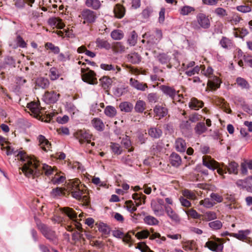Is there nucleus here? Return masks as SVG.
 Masks as SVG:
<instances>
[{
	"label": "nucleus",
	"mask_w": 252,
	"mask_h": 252,
	"mask_svg": "<svg viewBox=\"0 0 252 252\" xmlns=\"http://www.w3.org/2000/svg\"><path fill=\"white\" fill-rule=\"evenodd\" d=\"M6 154L8 156L13 155L14 157L16 158L15 159L20 160L22 162V167H20L19 169L21 170L22 172L26 176H31L32 175V172L31 169H29L30 164L32 163L31 160L32 157L29 156L24 151H15L13 149L11 148L9 146L6 147Z\"/></svg>",
	"instance_id": "obj_1"
},
{
	"label": "nucleus",
	"mask_w": 252,
	"mask_h": 252,
	"mask_svg": "<svg viewBox=\"0 0 252 252\" xmlns=\"http://www.w3.org/2000/svg\"><path fill=\"white\" fill-rule=\"evenodd\" d=\"M80 182L78 179L71 180L68 184V192L72 197L83 202L86 205L90 203L89 198L87 194H85L86 190L80 186Z\"/></svg>",
	"instance_id": "obj_2"
},
{
	"label": "nucleus",
	"mask_w": 252,
	"mask_h": 252,
	"mask_svg": "<svg viewBox=\"0 0 252 252\" xmlns=\"http://www.w3.org/2000/svg\"><path fill=\"white\" fill-rule=\"evenodd\" d=\"M31 160H32L31 164L32 166H29V169H31V171L32 172V175L31 176H26L27 177L34 178L39 176L43 172L46 176H49L53 173L55 170L54 168H52L47 164H40L39 161L34 157H32Z\"/></svg>",
	"instance_id": "obj_3"
},
{
	"label": "nucleus",
	"mask_w": 252,
	"mask_h": 252,
	"mask_svg": "<svg viewBox=\"0 0 252 252\" xmlns=\"http://www.w3.org/2000/svg\"><path fill=\"white\" fill-rule=\"evenodd\" d=\"M196 20L191 23V27L194 30H199L200 28L207 29L210 27V20L208 16L203 13L197 14Z\"/></svg>",
	"instance_id": "obj_4"
},
{
	"label": "nucleus",
	"mask_w": 252,
	"mask_h": 252,
	"mask_svg": "<svg viewBox=\"0 0 252 252\" xmlns=\"http://www.w3.org/2000/svg\"><path fill=\"white\" fill-rule=\"evenodd\" d=\"M37 225L38 229L47 239L53 244H57L58 238L55 231L41 223L37 224Z\"/></svg>",
	"instance_id": "obj_5"
},
{
	"label": "nucleus",
	"mask_w": 252,
	"mask_h": 252,
	"mask_svg": "<svg viewBox=\"0 0 252 252\" xmlns=\"http://www.w3.org/2000/svg\"><path fill=\"white\" fill-rule=\"evenodd\" d=\"M81 71L82 78L84 82L92 85L97 83V79L95 77L96 74L94 71L90 70L88 67L86 68L82 67Z\"/></svg>",
	"instance_id": "obj_6"
},
{
	"label": "nucleus",
	"mask_w": 252,
	"mask_h": 252,
	"mask_svg": "<svg viewBox=\"0 0 252 252\" xmlns=\"http://www.w3.org/2000/svg\"><path fill=\"white\" fill-rule=\"evenodd\" d=\"M203 164L210 169H217V172L219 174H222L224 172L220 164L209 156L203 157Z\"/></svg>",
	"instance_id": "obj_7"
},
{
	"label": "nucleus",
	"mask_w": 252,
	"mask_h": 252,
	"mask_svg": "<svg viewBox=\"0 0 252 252\" xmlns=\"http://www.w3.org/2000/svg\"><path fill=\"white\" fill-rule=\"evenodd\" d=\"M164 204V201L161 198H157L151 201V208L156 216H161L164 215V208L163 207Z\"/></svg>",
	"instance_id": "obj_8"
},
{
	"label": "nucleus",
	"mask_w": 252,
	"mask_h": 252,
	"mask_svg": "<svg viewBox=\"0 0 252 252\" xmlns=\"http://www.w3.org/2000/svg\"><path fill=\"white\" fill-rule=\"evenodd\" d=\"M214 239L208 241L205 244V247L214 252L221 251L223 248L222 239L216 237H214Z\"/></svg>",
	"instance_id": "obj_9"
},
{
	"label": "nucleus",
	"mask_w": 252,
	"mask_h": 252,
	"mask_svg": "<svg viewBox=\"0 0 252 252\" xmlns=\"http://www.w3.org/2000/svg\"><path fill=\"white\" fill-rule=\"evenodd\" d=\"M79 17L84 19L83 24L94 23L97 17L95 12L87 9L83 10Z\"/></svg>",
	"instance_id": "obj_10"
},
{
	"label": "nucleus",
	"mask_w": 252,
	"mask_h": 252,
	"mask_svg": "<svg viewBox=\"0 0 252 252\" xmlns=\"http://www.w3.org/2000/svg\"><path fill=\"white\" fill-rule=\"evenodd\" d=\"M75 136L81 144L85 142L89 143L91 142L92 134L86 130H79L76 132Z\"/></svg>",
	"instance_id": "obj_11"
},
{
	"label": "nucleus",
	"mask_w": 252,
	"mask_h": 252,
	"mask_svg": "<svg viewBox=\"0 0 252 252\" xmlns=\"http://www.w3.org/2000/svg\"><path fill=\"white\" fill-rule=\"evenodd\" d=\"M221 167L223 168V170L224 171L222 174H220L221 176H223V174L226 173V170L228 171L229 174H238V164L234 161H231L229 163L228 166L224 165L223 163H222Z\"/></svg>",
	"instance_id": "obj_12"
},
{
	"label": "nucleus",
	"mask_w": 252,
	"mask_h": 252,
	"mask_svg": "<svg viewBox=\"0 0 252 252\" xmlns=\"http://www.w3.org/2000/svg\"><path fill=\"white\" fill-rule=\"evenodd\" d=\"M60 94L54 91L46 92L45 93L44 98L45 101L47 103H55L59 99Z\"/></svg>",
	"instance_id": "obj_13"
},
{
	"label": "nucleus",
	"mask_w": 252,
	"mask_h": 252,
	"mask_svg": "<svg viewBox=\"0 0 252 252\" xmlns=\"http://www.w3.org/2000/svg\"><path fill=\"white\" fill-rule=\"evenodd\" d=\"M159 88L165 94L168 95L172 98L174 101L176 99L175 97L176 95V91L173 88L165 85H161L159 87Z\"/></svg>",
	"instance_id": "obj_14"
},
{
	"label": "nucleus",
	"mask_w": 252,
	"mask_h": 252,
	"mask_svg": "<svg viewBox=\"0 0 252 252\" xmlns=\"http://www.w3.org/2000/svg\"><path fill=\"white\" fill-rule=\"evenodd\" d=\"M164 210L167 215L172 221L175 222H179L180 221L178 215L170 206H165Z\"/></svg>",
	"instance_id": "obj_15"
},
{
	"label": "nucleus",
	"mask_w": 252,
	"mask_h": 252,
	"mask_svg": "<svg viewBox=\"0 0 252 252\" xmlns=\"http://www.w3.org/2000/svg\"><path fill=\"white\" fill-rule=\"evenodd\" d=\"M175 148L179 152H185L187 149V144L185 140L181 138H177L175 141Z\"/></svg>",
	"instance_id": "obj_16"
},
{
	"label": "nucleus",
	"mask_w": 252,
	"mask_h": 252,
	"mask_svg": "<svg viewBox=\"0 0 252 252\" xmlns=\"http://www.w3.org/2000/svg\"><path fill=\"white\" fill-rule=\"evenodd\" d=\"M129 84L134 88L136 90L144 91L146 89L148 88L147 84L141 83L138 80L133 78H131L129 80Z\"/></svg>",
	"instance_id": "obj_17"
},
{
	"label": "nucleus",
	"mask_w": 252,
	"mask_h": 252,
	"mask_svg": "<svg viewBox=\"0 0 252 252\" xmlns=\"http://www.w3.org/2000/svg\"><path fill=\"white\" fill-rule=\"evenodd\" d=\"M27 107L30 109L32 113L39 115L42 114L41 112L42 108L40 106L38 102H31L27 104Z\"/></svg>",
	"instance_id": "obj_18"
},
{
	"label": "nucleus",
	"mask_w": 252,
	"mask_h": 252,
	"mask_svg": "<svg viewBox=\"0 0 252 252\" xmlns=\"http://www.w3.org/2000/svg\"><path fill=\"white\" fill-rule=\"evenodd\" d=\"M39 145L41 149L47 152L50 150L51 144L43 135H39L38 137Z\"/></svg>",
	"instance_id": "obj_19"
},
{
	"label": "nucleus",
	"mask_w": 252,
	"mask_h": 252,
	"mask_svg": "<svg viewBox=\"0 0 252 252\" xmlns=\"http://www.w3.org/2000/svg\"><path fill=\"white\" fill-rule=\"evenodd\" d=\"M48 23L51 26H55L59 29H62L65 26L62 20L57 17H52L49 19Z\"/></svg>",
	"instance_id": "obj_20"
},
{
	"label": "nucleus",
	"mask_w": 252,
	"mask_h": 252,
	"mask_svg": "<svg viewBox=\"0 0 252 252\" xmlns=\"http://www.w3.org/2000/svg\"><path fill=\"white\" fill-rule=\"evenodd\" d=\"M49 86V81L47 78L40 77L36 81L35 88L45 89Z\"/></svg>",
	"instance_id": "obj_21"
},
{
	"label": "nucleus",
	"mask_w": 252,
	"mask_h": 252,
	"mask_svg": "<svg viewBox=\"0 0 252 252\" xmlns=\"http://www.w3.org/2000/svg\"><path fill=\"white\" fill-rule=\"evenodd\" d=\"M126 12L125 8L120 4H116L114 8V13L116 17L121 19L123 18Z\"/></svg>",
	"instance_id": "obj_22"
},
{
	"label": "nucleus",
	"mask_w": 252,
	"mask_h": 252,
	"mask_svg": "<svg viewBox=\"0 0 252 252\" xmlns=\"http://www.w3.org/2000/svg\"><path fill=\"white\" fill-rule=\"evenodd\" d=\"M250 231L249 230H240L237 233H231L230 236H232L237 239L244 241L248 238V235L250 234Z\"/></svg>",
	"instance_id": "obj_23"
},
{
	"label": "nucleus",
	"mask_w": 252,
	"mask_h": 252,
	"mask_svg": "<svg viewBox=\"0 0 252 252\" xmlns=\"http://www.w3.org/2000/svg\"><path fill=\"white\" fill-rule=\"evenodd\" d=\"M170 163L175 167H178L182 163L180 156L175 153H173L170 156Z\"/></svg>",
	"instance_id": "obj_24"
},
{
	"label": "nucleus",
	"mask_w": 252,
	"mask_h": 252,
	"mask_svg": "<svg viewBox=\"0 0 252 252\" xmlns=\"http://www.w3.org/2000/svg\"><path fill=\"white\" fill-rule=\"evenodd\" d=\"M217 218V214L213 211H207L201 215V220L209 221L216 220Z\"/></svg>",
	"instance_id": "obj_25"
},
{
	"label": "nucleus",
	"mask_w": 252,
	"mask_h": 252,
	"mask_svg": "<svg viewBox=\"0 0 252 252\" xmlns=\"http://www.w3.org/2000/svg\"><path fill=\"white\" fill-rule=\"evenodd\" d=\"M60 210L64 213L70 219L74 220L77 218V214L72 209L68 207L61 208Z\"/></svg>",
	"instance_id": "obj_26"
},
{
	"label": "nucleus",
	"mask_w": 252,
	"mask_h": 252,
	"mask_svg": "<svg viewBox=\"0 0 252 252\" xmlns=\"http://www.w3.org/2000/svg\"><path fill=\"white\" fill-rule=\"evenodd\" d=\"M189 107L191 109L198 110L203 106L202 101L198 100L196 98H192L189 103Z\"/></svg>",
	"instance_id": "obj_27"
},
{
	"label": "nucleus",
	"mask_w": 252,
	"mask_h": 252,
	"mask_svg": "<svg viewBox=\"0 0 252 252\" xmlns=\"http://www.w3.org/2000/svg\"><path fill=\"white\" fill-rule=\"evenodd\" d=\"M119 108L121 111L128 113L131 112L133 108V106L131 103L125 101L119 104Z\"/></svg>",
	"instance_id": "obj_28"
},
{
	"label": "nucleus",
	"mask_w": 252,
	"mask_h": 252,
	"mask_svg": "<svg viewBox=\"0 0 252 252\" xmlns=\"http://www.w3.org/2000/svg\"><path fill=\"white\" fill-rule=\"evenodd\" d=\"M154 111L157 116L159 117V118L164 117L167 114V109L165 107L159 105H156Z\"/></svg>",
	"instance_id": "obj_29"
},
{
	"label": "nucleus",
	"mask_w": 252,
	"mask_h": 252,
	"mask_svg": "<svg viewBox=\"0 0 252 252\" xmlns=\"http://www.w3.org/2000/svg\"><path fill=\"white\" fill-rule=\"evenodd\" d=\"M212 80H208L207 86L212 90H216L219 88L220 86V79L216 76H213Z\"/></svg>",
	"instance_id": "obj_30"
},
{
	"label": "nucleus",
	"mask_w": 252,
	"mask_h": 252,
	"mask_svg": "<svg viewBox=\"0 0 252 252\" xmlns=\"http://www.w3.org/2000/svg\"><path fill=\"white\" fill-rule=\"evenodd\" d=\"M132 198L135 200L136 205L139 206L141 205L142 203H145L146 196L142 193L139 194L135 193L132 195Z\"/></svg>",
	"instance_id": "obj_31"
},
{
	"label": "nucleus",
	"mask_w": 252,
	"mask_h": 252,
	"mask_svg": "<svg viewBox=\"0 0 252 252\" xmlns=\"http://www.w3.org/2000/svg\"><path fill=\"white\" fill-rule=\"evenodd\" d=\"M100 67L104 70L116 71V73L121 70L120 67L112 64L101 63Z\"/></svg>",
	"instance_id": "obj_32"
},
{
	"label": "nucleus",
	"mask_w": 252,
	"mask_h": 252,
	"mask_svg": "<svg viewBox=\"0 0 252 252\" xmlns=\"http://www.w3.org/2000/svg\"><path fill=\"white\" fill-rule=\"evenodd\" d=\"M149 135L154 138H159L162 134V131L160 129L156 127H151L148 130Z\"/></svg>",
	"instance_id": "obj_33"
},
{
	"label": "nucleus",
	"mask_w": 252,
	"mask_h": 252,
	"mask_svg": "<svg viewBox=\"0 0 252 252\" xmlns=\"http://www.w3.org/2000/svg\"><path fill=\"white\" fill-rule=\"evenodd\" d=\"M146 102L142 100H138L136 101L134 110L137 113H142L146 109Z\"/></svg>",
	"instance_id": "obj_34"
},
{
	"label": "nucleus",
	"mask_w": 252,
	"mask_h": 252,
	"mask_svg": "<svg viewBox=\"0 0 252 252\" xmlns=\"http://www.w3.org/2000/svg\"><path fill=\"white\" fill-rule=\"evenodd\" d=\"M96 225H97L98 230L101 232L103 235H107L110 233V228L106 224L103 222H99L96 223Z\"/></svg>",
	"instance_id": "obj_35"
},
{
	"label": "nucleus",
	"mask_w": 252,
	"mask_h": 252,
	"mask_svg": "<svg viewBox=\"0 0 252 252\" xmlns=\"http://www.w3.org/2000/svg\"><path fill=\"white\" fill-rule=\"evenodd\" d=\"M195 11V8L192 6L185 5L182 7L180 10V13L183 16L188 15L192 14Z\"/></svg>",
	"instance_id": "obj_36"
},
{
	"label": "nucleus",
	"mask_w": 252,
	"mask_h": 252,
	"mask_svg": "<svg viewBox=\"0 0 252 252\" xmlns=\"http://www.w3.org/2000/svg\"><path fill=\"white\" fill-rule=\"evenodd\" d=\"M94 127L98 131H102L104 127L102 121L98 118H94L92 121Z\"/></svg>",
	"instance_id": "obj_37"
},
{
	"label": "nucleus",
	"mask_w": 252,
	"mask_h": 252,
	"mask_svg": "<svg viewBox=\"0 0 252 252\" xmlns=\"http://www.w3.org/2000/svg\"><path fill=\"white\" fill-rule=\"evenodd\" d=\"M195 132L196 134L200 135L207 130V128L204 123L200 122L197 123L194 128Z\"/></svg>",
	"instance_id": "obj_38"
},
{
	"label": "nucleus",
	"mask_w": 252,
	"mask_h": 252,
	"mask_svg": "<svg viewBox=\"0 0 252 252\" xmlns=\"http://www.w3.org/2000/svg\"><path fill=\"white\" fill-rule=\"evenodd\" d=\"M86 4L88 7L94 9H97L100 6V2L98 0H86Z\"/></svg>",
	"instance_id": "obj_39"
},
{
	"label": "nucleus",
	"mask_w": 252,
	"mask_h": 252,
	"mask_svg": "<svg viewBox=\"0 0 252 252\" xmlns=\"http://www.w3.org/2000/svg\"><path fill=\"white\" fill-rule=\"evenodd\" d=\"M105 114L109 117H114L117 114L115 108L112 106H107L104 110Z\"/></svg>",
	"instance_id": "obj_40"
},
{
	"label": "nucleus",
	"mask_w": 252,
	"mask_h": 252,
	"mask_svg": "<svg viewBox=\"0 0 252 252\" xmlns=\"http://www.w3.org/2000/svg\"><path fill=\"white\" fill-rule=\"evenodd\" d=\"M145 223L150 225H157L159 221L154 217L151 216H147L144 219Z\"/></svg>",
	"instance_id": "obj_41"
},
{
	"label": "nucleus",
	"mask_w": 252,
	"mask_h": 252,
	"mask_svg": "<svg viewBox=\"0 0 252 252\" xmlns=\"http://www.w3.org/2000/svg\"><path fill=\"white\" fill-rule=\"evenodd\" d=\"M201 73L204 76L209 78H211V77H212L213 69H212V67L210 66L208 67L206 69L204 65H201Z\"/></svg>",
	"instance_id": "obj_42"
},
{
	"label": "nucleus",
	"mask_w": 252,
	"mask_h": 252,
	"mask_svg": "<svg viewBox=\"0 0 252 252\" xmlns=\"http://www.w3.org/2000/svg\"><path fill=\"white\" fill-rule=\"evenodd\" d=\"M111 36L114 40H121L124 37V33L121 30H116L111 32Z\"/></svg>",
	"instance_id": "obj_43"
},
{
	"label": "nucleus",
	"mask_w": 252,
	"mask_h": 252,
	"mask_svg": "<svg viewBox=\"0 0 252 252\" xmlns=\"http://www.w3.org/2000/svg\"><path fill=\"white\" fill-rule=\"evenodd\" d=\"M96 43L97 46L100 48L109 49L111 48V45L106 40L98 38L96 39Z\"/></svg>",
	"instance_id": "obj_44"
},
{
	"label": "nucleus",
	"mask_w": 252,
	"mask_h": 252,
	"mask_svg": "<svg viewBox=\"0 0 252 252\" xmlns=\"http://www.w3.org/2000/svg\"><path fill=\"white\" fill-rule=\"evenodd\" d=\"M51 194L54 197H58L64 195L65 192L62 188H56L52 189Z\"/></svg>",
	"instance_id": "obj_45"
},
{
	"label": "nucleus",
	"mask_w": 252,
	"mask_h": 252,
	"mask_svg": "<svg viewBox=\"0 0 252 252\" xmlns=\"http://www.w3.org/2000/svg\"><path fill=\"white\" fill-rule=\"evenodd\" d=\"M157 59L162 64H165L170 61V58L167 54L162 53L157 56Z\"/></svg>",
	"instance_id": "obj_46"
},
{
	"label": "nucleus",
	"mask_w": 252,
	"mask_h": 252,
	"mask_svg": "<svg viewBox=\"0 0 252 252\" xmlns=\"http://www.w3.org/2000/svg\"><path fill=\"white\" fill-rule=\"evenodd\" d=\"M209 226L213 230H218L222 227V223L220 220H216L209 222Z\"/></svg>",
	"instance_id": "obj_47"
},
{
	"label": "nucleus",
	"mask_w": 252,
	"mask_h": 252,
	"mask_svg": "<svg viewBox=\"0 0 252 252\" xmlns=\"http://www.w3.org/2000/svg\"><path fill=\"white\" fill-rule=\"evenodd\" d=\"M237 10L244 13H249L252 11V7L248 4H244L237 6L236 7Z\"/></svg>",
	"instance_id": "obj_48"
},
{
	"label": "nucleus",
	"mask_w": 252,
	"mask_h": 252,
	"mask_svg": "<svg viewBox=\"0 0 252 252\" xmlns=\"http://www.w3.org/2000/svg\"><path fill=\"white\" fill-rule=\"evenodd\" d=\"M102 87L106 89H107L111 84V80L110 78L104 76L99 79Z\"/></svg>",
	"instance_id": "obj_49"
},
{
	"label": "nucleus",
	"mask_w": 252,
	"mask_h": 252,
	"mask_svg": "<svg viewBox=\"0 0 252 252\" xmlns=\"http://www.w3.org/2000/svg\"><path fill=\"white\" fill-rule=\"evenodd\" d=\"M183 195L185 197L188 199L194 200L196 198V196L194 192L189 189H185L183 191Z\"/></svg>",
	"instance_id": "obj_50"
},
{
	"label": "nucleus",
	"mask_w": 252,
	"mask_h": 252,
	"mask_svg": "<svg viewBox=\"0 0 252 252\" xmlns=\"http://www.w3.org/2000/svg\"><path fill=\"white\" fill-rule=\"evenodd\" d=\"M45 47L47 49H49L54 54H57L60 53V50L59 47L55 46L51 42H47L45 44Z\"/></svg>",
	"instance_id": "obj_51"
},
{
	"label": "nucleus",
	"mask_w": 252,
	"mask_h": 252,
	"mask_svg": "<svg viewBox=\"0 0 252 252\" xmlns=\"http://www.w3.org/2000/svg\"><path fill=\"white\" fill-rule=\"evenodd\" d=\"M199 204L200 205H203L204 207L207 208H211L215 205V203L210 200V199L208 198L201 200L199 202Z\"/></svg>",
	"instance_id": "obj_52"
},
{
	"label": "nucleus",
	"mask_w": 252,
	"mask_h": 252,
	"mask_svg": "<svg viewBox=\"0 0 252 252\" xmlns=\"http://www.w3.org/2000/svg\"><path fill=\"white\" fill-rule=\"evenodd\" d=\"M162 32L160 30H156L155 39H153L152 37H151V42L153 44H157L160 40L162 38Z\"/></svg>",
	"instance_id": "obj_53"
},
{
	"label": "nucleus",
	"mask_w": 252,
	"mask_h": 252,
	"mask_svg": "<svg viewBox=\"0 0 252 252\" xmlns=\"http://www.w3.org/2000/svg\"><path fill=\"white\" fill-rule=\"evenodd\" d=\"M159 99V97L157 93H150L147 95V100L149 103H156Z\"/></svg>",
	"instance_id": "obj_54"
},
{
	"label": "nucleus",
	"mask_w": 252,
	"mask_h": 252,
	"mask_svg": "<svg viewBox=\"0 0 252 252\" xmlns=\"http://www.w3.org/2000/svg\"><path fill=\"white\" fill-rule=\"evenodd\" d=\"M220 44L223 48L226 49L229 48L232 46L231 41L226 37L222 38L220 41Z\"/></svg>",
	"instance_id": "obj_55"
},
{
	"label": "nucleus",
	"mask_w": 252,
	"mask_h": 252,
	"mask_svg": "<svg viewBox=\"0 0 252 252\" xmlns=\"http://www.w3.org/2000/svg\"><path fill=\"white\" fill-rule=\"evenodd\" d=\"M110 147L111 150L115 154L120 155L122 153V149L118 144L112 143Z\"/></svg>",
	"instance_id": "obj_56"
},
{
	"label": "nucleus",
	"mask_w": 252,
	"mask_h": 252,
	"mask_svg": "<svg viewBox=\"0 0 252 252\" xmlns=\"http://www.w3.org/2000/svg\"><path fill=\"white\" fill-rule=\"evenodd\" d=\"M237 85L242 88L248 89L249 87L248 83L244 78L238 77L236 80Z\"/></svg>",
	"instance_id": "obj_57"
},
{
	"label": "nucleus",
	"mask_w": 252,
	"mask_h": 252,
	"mask_svg": "<svg viewBox=\"0 0 252 252\" xmlns=\"http://www.w3.org/2000/svg\"><path fill=\"white\" fill-rule=\"evenodd\" d=\"M187 214L189 216L191 217L193 219H199L201 220V215L198 214L195 210L190 209L187 212Z\"/></svg>",
	"instance_id": "obj_58"
},
{
	"label": "nucleus",
	"mask_w": 252,
	"mask_h": 252,
	"mask_svg": "<svg viewBox=\"0 0 252 252\" xmlns=\"http://www.w3.org/2000/svg\"><path fill=\"white\" fill-rule=\"evenodd\" d=\"M137 35L135 31H132L130 33V36L128 39L129 44L132 46L135 45L136 43Z\"/></svg>",
	"instance_id": "obj_59"
},
{
	"label": "nucleus",
	"mask_w": 252,
	"mask_h": 252,
	"mask_svg": "<svg viewBox=\"0 0 252 252\" xmlns=\"http://www.w3.org/2000/svg\"><path fill=\"white\" fill-rule=\"evenodd\" d=\"M194 242L192 241H187L185 242L183 245V248L186 251H192L193 249Z\"/></svg>",
	"instance_id": "obj_60"
},
{
	"label": "nucleus",
	"mask_w": 252,
	"mask_h": 252,
	"mask_svg": "<svg viewBox=\"0 0 252 252\" xmlns=\"http://www.w3.org/2000/svg\"><path fill=\"white\" fill-rule=\"evenodd\" d=\"M49 76L52 80H56L59 77L60 75L56 68L52 67L50 69Z\"/></svg>",
	"instance_id": "obj_61"
},
{
	"label": "nucleus",
	"mask_w": 252,
	"mask_h": 252,
	"mask_svg": "<svg viewBox=\"0 0 252 252\" xmlns=\"http://www.w3.org/2000/svg\"><path fill=\"white\" fill-rule=\"evenodd\" d=\"M125 204L126 209L130 213H133L136 210L137 208L134 206V204L132 201H126Z\"/></svg>",
	"instance_id": "obj_62"
},
{
	"label": "nucleus",
	"mask_w": 252,
	"mask_h": 252,
	"mask_svg": "<svg viewBox=\"0 0 252 252\" xmlns=\"http://www.w3.org/2000/svg\"><path fill=\"white\" fill-rule=\"evenodd\" d=\"M65 180V177L63 176L56 175L52 180V182L54 184H59L63 183Z\"/></svg>",
	"instance_id": "obj_63"
},
{
	"label": "nucleus",
	"mask_w": 252,
	"mask_h": 252,
	"mask_svg": "<svg viewBox=\"0 0 252 252\" xmlns=\"http://www.w3.org/2000/svg\"><path fill=\"white\" fill-rule=\"evenodd\" d=\"M136 248L140 250L142 252H154L150 250L145 243H138Z\"/></svg>",
	"instance_id": "obj_64"
}]
</instances>
